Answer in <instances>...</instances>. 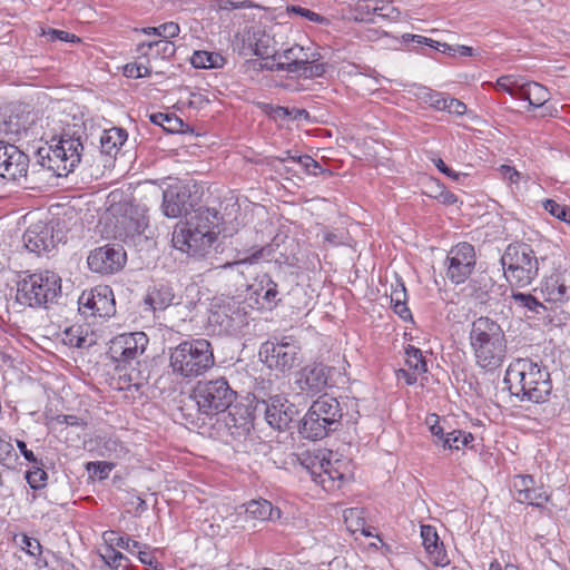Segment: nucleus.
I'll return each instance as SVG.
<instances>
[{"label":"nucleus","instance_id":"f257e3e1","mask_svg":"<svg viewBox=\"0 0 570 570\" xmlns=\"http://www.w3.org/2000/svg\"><path fill=\"white\" fill-rule=\"evenodd\" d=\"M504 383L520 401L544 403L552 392L549 370L530 358H517L508 366Z\"/></svg>","mask_w":570,"mask_h":570},{"label":"nucleus","instance_id":"f03ea898","mask_svg":"<svg viewBox=\"0 0 570 570\" xmlns=\"http://www.w3.org/2000/svg\"><path fill=\"white\" fill-rule=\"evenodd\" d=\"M469 342L475 364L492 372L507 358L508 341L502 326L488 316L474 320L469 332Z\"/></svg>","mask_w":570,"mask_h":570},{"label":"nucleus","instance_id":"7ed1b4c3","mask_svg":"<svg viewBox=\"0 0 570 570\" xmlns=\"http://www.w3.org/2000/svg\"><path fill=\"white\" fill-rule=\"evenodd\" d=\"M218 212L210 208H199L186 222H179L173 232L175 248L189 256H205L216 240L218 232Z\"/></svg>","mask_w":570,"mask_h":570},{"label":"nucleus","instance_id":"20e7f679","mask_svg":"<svg viewBox=\"0 0 570 570\" xmlns=\"http://www.w3.org/2000/svg\"><path fill=\"white\" fill-rule=\"evenodd\" d=\"M169 368L181 380L204 375L215 364L214 348L205 338H191L168 350Z\"/></svg>","mask_w":570,"mask_h":570},{"label":"nucleus","instance_id":"39448f33","mask_svg":"<svg viewBox=\"0 0 570 570\" xmlns=\"http://www.w3.org/2000/svg\"><path fill=\"white\" fill-rule=\"evenodd\" d=\"M83 144L80 136L61 135L56 144L39 148V165L57 177H67L81 161Z\"/></svg>","mask_w":570,"mask_h":570},{"label":"nucleus","instance_id":"423d86ee","mask_svg":"<svg viewBox=\"0 0 570 570\" xmlns=\"http://www.w3.org/2000/svg\"><path fill=\"white\" fill-rule=\"evenodd\" d=\"M343 417L341 401L324 394L309 406L301 422L299 433L304 439L321 440L330 431L337 430Z\"/></svg>","mask_w":570,"mask_h":570},{"label":"nucleus","instance_id":"0eeeda50","mask_svg":"<svg viewBox=\"0 0 570 570\" xmlns=\"http://www.w3.org/2000/svg\"><path fill=\"white\" fill-rule=\"evenodd\" d=\"M501 264L507 282L514 287L530 285L539 273V261L530 245L510 244L505 248Z\"/></svg>","mask_w":570,"mask_h":570},{"label":"nucleus","instance_id":"6e6552de","mask_svg":"<svg viewBox=\"0 0 570 570\" xmlns=\"http://www.w3.org/2000/svg\"><path fill=\"white\" fill-rule=\"evenodd\" d=\"M236 395L225 377L198 381L191 393L198 412L206 416L225 413L230 409Z\"/></svg>","mask_w":570,"mask_h":570},{"label":"nucleus","instance_id":"1a4fd4ad","mask_svg":"<svg viewBox=\"0 0 570 570\" xmlns=\"http://www.w3.org/2000/svg\"><path fill=\"white\" fill-rule=\"evenodd\" d=\"M61 294V278L51 271L35 273L18 284L17 298L29 306H46Z\"/></svg>","mask_w":570,"mask_h":570},{"label":"nucleus","instance_id":"9d476101","mask_svg":"<svg viewBox=\"0 0 570 570\" xmlns=\"http://www.w3.org/2000/svg\"><path fill=\"white\" fill-rule=\"evenodd\" d=\"M259 357L265 365L282 373L291 371L303 361L301 345L293 337H283L278 342L267 341L262 344Z\"/></svg>","mask_w":570,"mask_h":570},{"label":"nucleus","instance_id":"9b49d317","mask_svg":"<svg viewBox=\"0 0 570 570\" xmlns=\"http://www.w3.org/2000/svg\"><path fill=\"white\" fill-rule=\"evenodd\" d=\"M63 238V232L57 229L53 222L42 220L31 224L22 236L26 248L39 256L50 253Z\"/></svg>","mask_w":570,"mask_h":570},{"label":"nucleus","instance_id":"f8f14e48","mask_svg":"<svg viewBox=\"0 0 570 570\" xmlns=\"http://www.w3.org/2000/svg\"><path fill=\"white\" fill-rule=\"evenodd\" d=\"M79 312L85 316L109 318L116 313L112 289L108 285H99L83 291L78 298Z\"/></svg>","mask_w":570,"mask_h":570},{"label":"nucleus","instance_id":"ddd939ff","mask_svg":"<svg viewBox=\"0 0 570 570\" xmlns=\"http://www.w3.org/2000/svg\"><path fill=\"white\" fill-rule=\"evenodd\" d=\"M126 262V250L119 244H106L97 247L87 257L89 269L100 275H114L120 272Z\"/></svg>","mask_w":570,"mask_h":570},{"label":"nucleus","instance_id":"4468645a","mask_svg":"<svg viewBox=\"0 0 570 570\" xmlns=\"http://www.w3.org/2000/svg\"><path fill=\"white\" fill-rule=\"evenodd\" d=\"M476 264L474 247L469 243H459L453 246L446 255V277L453 284L464 283Z\"/></svg>","mask_w":570,"mask_h":570},{"label":"nucleus","instance_id":"2eb2a0df","mask_svg":"<svg viewBox=\"0 0 570 570\" xmlns=\"http://www.w3.org/2000/svg\"><path fill=\"white\" fill-rule=\"evenodd\" d=\"M29 157L17 146L0 140V177L7 181L28 183Z\"/></svg>","mask_w":570,"mask_h":570},{"label":"nucleus","instance_id":"dca6fc26","mask_svg":"<svg viewBox=\"0 0 570 570\" xmlns=\"http://www.w3.org/2000/svg\"><path fill=\"white\" fill-rule=\"evenodd\" d=\"M148 337L144 332L124 333L110 341L109 354L118 364H130L144 354Z\"/></svg>","mask_w":570,"mask_h":570},{"label":"nucleus","instance_id":"f3484780","mask_svg":"<svg viewBox=\"0 0 570 570\" xmlns=\"http://www.w3.org/2000/svg\"><path fill=\"white\" fill-rule=\"evenodd\" d=\"M321 59V55L311 46L293 45L292 47L273 56L276 70L298 73L306 63H314Z\"/></svg>","mask_w":570,"mask_h":570},{"label":"nucleus","instance_id":"a211bd4d","mask_svg":"<svg viewBox=\"0 0 570 570\" xmlns=\"http://www.w3.org/2000/svg\"><path fill=\"white\" fill-rule=\"evenodd\" d=\"M264 407L265 419L267 423L275 430L283 431L289 428L297 414L294 404L289 403L282 395L271 396L257 403V406Z\"/></svg>","mask_w":570,"mask_h":570},{"label":"nucleus","instance_id":"6ab92c4d","mask_svg":"<svg viewBox=\"0 0 570 570\" xmlns=\"http://www.w3.org/2000/svg\"><path fill=\"white\" fill-rule=\"evenodd\" d=\"M332 371V367L323 363H313L298 371L295 383L302 392L315 395L330 385Z\"/></svg>","mask_w":570,"mask_h":570},{"label":"nucleus","instance_id":"aec40b11","mask_svg":"<svg viewBox=\"0 0 570 570\" xmlns=\"http://www.w3.org/2000/svg\"><path fill=\"white\" fill-rule=\"evenodd\" d=\"M249 297L264 309H273L281 302L278 285L267 273L257 275L252 284L247 285Z\"/></svg>","mask_w":570,"mask_h":570},{"label":"nucleus","instance_id":"412c9836","mask_svg":"<svg viewBox=\"0 0 570 570\" xmlns=\"http://www.w3.org/2000/svg\"><path fill=\"white\" fill-rule=\"evenodd\" d=\"M190 190L181 184L170 185L163 193V212L169 218H177L188 213L191 207Z\"/></svg>","mask_w":570,"mask_h":570},{"label":"nucleus","instance_id":"4be33fe9","mask_svg":"<svg viewBox=\"0 0 570 570\" xmlns=\"http://www.w3.org/2000/svg\"><path fill=\"white\" fill-rule=\"evenodd\" d=\"M343 463L338 460L331 462L330 460H321L318 465L315 464L311 469L313 481L323 487L326 491L338 489L346 478L342 470Z\"/></svg>","mask_w":570,"mask_h":570},{"label":"nucleus","instance_id":"5701e85b","mask_svg":"<svg viewBox=\"0 0 570 570\" xmlns=\"http://www.w3.org/2000/svg\"><path fill=\"white\" fill-rule=\"evenodd\" d=\"M543 293L548 301L563 303L570 299V269L557 271L544 281Z\"/></svg>","mask_w":570,"mask_h":570},{"label":"nucleus","instance_id":"b1692460","mask_svg":"<svg viewBox=\"0 0 570 570\" xmlns=\"http://www.w3.org/2000/svg\"><path fill=\"white\" fill-rule=\"evenodd\" d=\"M421 538L430 562L436 567H446L450 558L443 542L440 541L436 529L429 524L421 525Z\"/></svg>","mask_w":570,"mask_h":570},{"label":"nucleus","instance_id":"393cba45","mask_svg":"<svg viewBox=\"0 0 570 570\" xmlns=\"http://www.w3.org/2000/svg\"><path fill=\"white\" fill-rule=\"evenodd\" d=\"M175 298L174 289L169 283L159 282L149 287L144 299L154 312L165 311Z\"/></svg>","mask_w":570,"mask_h":570},{"label":"nucleus","instance_id":"a878e982","mask_svg":"<svg viewBox=\"0 0 570 570\" xmlns=\"http://www.w3.org/2000/svg\"><path fill=\"white\" fill-rule=\"evenodd\" d=\"M246 514L254 520L259 521H274L281 518V510L265 500H252L245 504Z\"/></svg>","mask_w":570,"mask_h":570},{"label":"nucleus","instance_id":"bb28decb","mask_svg":"<svg viewBox=\"0 0 570 570\" xmlns=\"http://www.w3.org/2000/svg\"><path fill=\"white\" fill-rule=\"evenodd\" d=\"M136 52L141 57L168 59L176 52L175 45L168 39L141 42L137 46Z\"/></svg>","mask_w":570,"mask_h":570},{"label":"nucleus","instance_id":"cd10ccee","mask_svg":"<svg viewBox=\"0 0 570 570\" xmlns=\"http://www.w3.org/2000/svg\"><path fill=\"white\" fill-rule=\"evenodd\" d=\"M272 250L273 249L271 246L262 247L261 249L255 250L250 256L232 263H226L222 267L229 268L236 274L246 277L248 274H252V266L262 258H268L272 254Z\"/></svg>","mask_w":570,"mask_h":570},{"label":"nucleus","instance_id":"c85d7f7f","mask_svg":"<svg viewBox=\"0 0 570 570\" xmlns=\"http://www.w3.org/2000/svg\"><path fill=\"white\" fill-rule=\"evenodd\" d=\"M128 138L127 131L122 128L112 127L104 130L100 136L101 153L106 155H116L119 148Z\"/></svg>","mask_w":570,"mask_h":570},{"label":"nucleus","instance_id":"c756f323","mask_svg":"<svg viewBox=\"0 0 570 570\" xmlns=\"http://www.w3.org/2000/svg\"><path fill=\"white\" fill-rule=\"evenodd\" d=\"M226 425L232 434L248 433L253 426L252 416L248 409L234 407L228 411Z\"/></svg>","mask_w":570,"mask_h":570},{"label":"nucleus","instance_id":"7c9ffc66","mask_svg":"<svg viewBox=\"0 0 570 570\" xmlns=\"http://www.w3.org/2000/svg\"><path fill=\"white\" fill-rule=\"evenodd\" d=\"M521 99L527 100L529 107L539 108L543 107L549 101L550 92L543 85L535 81H528Z\"/></svg>","mask_w":570,"mask_h":570},{"label":"nucleus","instance_id":"2f4dec72","mask_svg":"<svg viewBox=\"0 0 570 570\" xmlns=\"http://www.w3.org/2000/svg\"><path fill=\"white\" fill-rule=\"evenodd\" d=\"M527 82L528 81L520 76L505 75L497 80L494 87L498 90L509 94L511 97L521 99Z\"/></svg>","mask_w":570,"mask_h":570},{"label":"nucleus","instance_id":"473e14b6","mask_svg":"<svg viewBox=\"0 0 570 570\" xmlns=\"http://www.w3.org/2000/svg\"><path fill=\"white\" fill-rule=\"evenodd\" d=\"M195 68H218L223 66L224 58L222 55L208 51H195L190 59Z\"/></svg>","mask_w":570,"mask_h":570},{"label":"nucleus","instance_id":"72a5a7b5","mask_svg":"<svg viewBox=\"0 0 570 570\" xmlns=\"http://www.w3.org/2000/svg\"><path fill=\"white\" fill-rule=\"evenodd\" d=\"M150 121L158 125L168 132H179L183 130V120L173 114L156 112L150 116Z\"/></svg>","mask_w":570,"mask_h":570},{"label":"nucleus","instance_id":"f704fd0d","mask_svg":"<svg viewBox=\"0 0 570 570\" xmlns=\"http://www.w3.org/2000/svg\"><path fill=\"white\" fill-rule=\"evenodd\" d=\"M276 53L277 51L274 50V39L262 29L257 37V42L254 43L253 55L262 59H273V56Z\"/></svg>","mask_w":570,"mask_h":570},{"label":"nucleus","instance_id":"c9c22d12","mask_svg":"<svg viewBox=\"0 0 570 570\" xmlns=\"http://www.w3.org/2000/svg\"><path fill=\"white\" fill-rule=\"evenodd\" d=\"M261 27H252L246 29L240 36V45L236 43L239 55L248 57L253 55L254 43L257 42V37L261 33Z\"/></svg>","mask_w":570,"mask_h":570},{"label":"nucleus","instance_id":"e433bc0d","mask_svg":"<svg viewBox=\"0 0 570 570\" xmlns=\"http://www.w3.org/2000/svg\"><path fill=\"white\" fill-rule=\"evenodd\" d=\"M405 354L406 364L411 370L415 373H425L428 371V365L421 350L410 345L405 350Z\"/></svg>","mask_w":570,"mask_h":570},{"label":"nucleus","instance_id":"4c0bfd02","mask_svg":"<svg viewBox=\"0 0 570 570\" xmlns=\"http://www.w3.org/2000/svg\"><path fill=\"white\" fill-rule=\"evenodd\" d=\"M14 542L31 557H40L42 553V546L38 539L28 537L27 534H17L13 538Z\"/></svg>","mask_w":570,"mask_h":570},{"label":"nucleus","instance_id":"58836bf2","mask_svg":"<svg viewBox=\"0 0 570 570\" xmlns=\"http://www.w3.org/2000/svg\"><path fill=\"white\" fill-rule=\"evenodd\" d=\"M145 35H156L165 40L175 38L179 35L180 28L174 21L165 22L158 27H147L141 30Z\"/></svg>","mask_w":570,"mask_h":570},{"label":"nucleus","instance_id":"ea45409f","mask_svg":"<svg viewBox=\"0 0 570 570\" xmlns=\"http://www.w3.org/2000/svg\"><path fill=\"white\" fill-rule=\"evenodd\" d=\"M549 497L547 492L543 490V488H537L535 485H532L527 491V494L521 497L520 503H525L533 507H543V504L548 501Z\"/></svg>","mask_w":570,"mask_h":570},{"label":"nucleus","instance_id":"a19ab883","mask_svg":"<svg viewBox=\"0 0 570 570\" xmlns=\"http://www.w3.org/2000/svg\"><path fill=\"white\" fill-rule=\"evenodd\" d=\"M544 209L559 220L570 224V207L567 205H561L553 199H547L543 203Z\"/></svg>","mask_w":570,"mask_h":570},{"label":"nucleus","instance_id":"79ce46f5","mask_svg":"<svg viewBox=\"0 0 570 570\" xmlns=\"http://www.w3.org/2000/svg\"><path fill=\"white\" fill-rule=\"evenodd\" d=\"M41 465L42 463L39 461V464H33L32 471H28L26 473L28 484L35 490L42 488L47 480V472L41 468Z\"/></svg>","mask_w":570,"mask_h":570},{"label":"nucleus","instance_id":"37998d69","mask_svg":"<svg viewBox=\"0 0 570 570\" xmlns=\"http://www.w3.org/2000/svg\"><path fill=\"white\" fill-rule=\"evenodd\" d=\"M511 298L515 305L531 312L538 313V308L543 307L542 304L531 294L513 293Z\"/></svg>","mask_w":570,"mask_h":570},{"label":"nucleus","instance_id":"c03bdc74","mask_svg":"<svg viewBox=\"0 0 570 570\" xmlns=\"http://www.w3.org/2000/svg\"><path fill=\"white\" fill-rule=\"evenodd\" d=\"M114 464L109 462H88L86 465L87 471L97 476L99 480H105L109 476L114 469Z\"/></svg>","mask_w":570,"mask_h":570},{"label":"nucleus","instance_id":"a18cd8bd","mask_svg":"<svg viewBox=\"0 0 570 570\" xmlns=\"http://www.w3.org/2000/svg\"><path fill=\"white\" fill-rule=\"evenodd\" d=\"M534 479L531 475H518L514 479V499L520 502L521 497L527 494V491L534 485Z\"/></svg>","mask_w":570,"mask_h":570},{"label":"nucleus","instance_id":"49530a36","mask_svg":"<svg viewBox=\"0 0 570 570\" xmlns=\"http://www.w3.org/2000/svg\"><path fill=\"white\" fill-rule=\"evenodd\" d=\"M41 35L47 37L50 41H67V42H79L80 39L72 33L58 29H42Z\"/></svg>","mask_w":570,"mask_h":570},{"label":"nucleus","instance_id":"de8ad7c7","mask_svg":"<svg viewBox=\"0 0 570 570\" xmlns=\"http://www.w3.org/2000/svg\"><path fill=\"white\" fill-rule=\"evenodd\" d=\"M18 454L14 452L13 445L10 440L0 436V463L7 464L16 462Z\"/></svg>","mask_w":570,"mask_h":570},{"label":"nucleus","instance_id":"09e8293b","mask_svg":"<svg viewBox=\"0 0 570 570\" xmlns=\"http://www.w3.org/2000/svg\"><path fill=\"white\" fill-rule=\"evenodd\" d=\"M150 73H151L150 68L144 63L134 62V63H127L124 67V75L127 78L138 79V78H142V77H148V76H150Z\"/></svg>","mask_w":570,"mask_h":570},{"label":"nucleus","instance_id":"8fccbe9b","mask_svg":"<svg viewBox=\"0 0 570 570\" xmlns=\"http://www.w3.org/2000/svg\"><path fill=\"white\" fill-rule=\"evenodd\" d=\"M297 165L307 174L317 176L322 168L320 164L314 160L311 156L304 155L297 157Z\"/></svg>","mask_w":570,"mask_h":570},{"label":"nucleus","instance_id":"3c124183","mask_svg":"<svg viewBox=\"0 0 570 570\" xmlns=\"http://www.w3.org/2000/svg\"><path fill=\"white\" fill-rule=\"evenodd\" d=\"M426 424L432 435L438 438L443 444L444 439H446V433L444 432V428L440 424V417L436 414H431L426 417Z\"/></svg>","mask_w":570,"mask_h":570},{"label":"nucleus","instance_id":"603ef678","mask_svg":"<svg viewBox=\"0 0 570 570\" xmlns=\"http://www.w3.org/2000/svg\"><path fill=\"white\" fill-rule=\"evenodd\" d=\"M343 406L344 416L347 423H355L358 419L357 401L354 399H345L341 401Z\"/></svg>","mask_w":570,"mask_h":570},{"label":"nucleus","instance_id":"864d4df0","mask_svg":"<svg viewBox=\"0 0 570 570\" xmlns=\"http://www.w3.org/2000/svg\"><path fill=\"white\" fill-rule=\"evenodd\" d=\"M377 17L384 19H396L400 14L399 10L393 6L392 1L379 0Z\"/></svg>","mask_w":570,"mask_h":570},{"label":"nucleus","instance_id":"5fc2aeb1","mask_svg":"<svg viewBox=\"0 0 570 570\" xmlns=\"http://www.w3.org/2000/svg\"><path fill=\"white\" fill-rule=\"evenodd\" d=\"M291 12L317 23H326L328 21L325 17L299 6H293Z\"/></svg>","mask_w":570,"mask_h":570},{"label":"nucleus","instance_id":"6e6d98bb","mask_svg":"<svg viewBox=\"0 0 570 570\" xmlns=\"http://www.w3.org/2000/svg\"><path fill=\"white\" fill-rule=\"evenodd\" d=\"M63 341L75 347H83L86 338L79 334V327H70L65 331Z\"/></svg>","mask_w":570,"mask_h":570},{"label":"nucleus","instance_id":"4d7b16f0","mask_svg":"<svg viewBox=\"0 0 570 570\" xmlns=\"http://www.w3.org/2000/svg\"><path fill=\"white\" fill-rule=\"evenodd\" d=\"M436 188L439 189V194H430V196L441 204L453 205L458 202L456 196L452 191L448 190L443 185L436 183Z\"/></svg>","mask_w":570,"mask_h":570},{"label":"nucleus","instance_id":"13d9d810","mask_svg":"<svg viewBox=\"0 0 570 570\" xmlns=\"http://www.w3.org/2000/svg\"><path fill=\"white\" fill-rule=\"evenodd\" d=\"M406 288L403 282L396 279L395 285H392V292L390 295L391 304H397L406 302Z\"/></svg>","mask_w":570,"mask_h":570},{"label":"nucleus","instance_id":"bf43d9fd","mask_svg":"<svg viewBox=\"0 0 570 570\" xmlns=\"http://www.w3.org/2000/svg\"><path fill=\"white\" fill-rule=\"evenodd\" d=\"M115 544L124 550H127L129 553H135L136 549H141V547H146L140 542L130 539L129 537H118L115 539Z\"/></svg>","mask_w":570,"mask_h":570},{"label":"nucleus","instance_id":"052dcab7","mask_svg":"<svg viewBox=\"0 0 570 570\" xmlns=\"http://www.w3.org/2000/svg\"><path fill=\"white\" fill-rule=\"evenodd\" d=\"M325 72V67L322 63H306L298 73L305 78L320 77Z\"/></svg>","mask_w":570,"mask_h":570},{"label":"nucleus","instance_id":"680f3d73","mask_svg":"<svg viewBox=\"0 0 570 570\" xmlns=\"http://www.w3.org/2000/svg\"><path fill=\"white\" fill-rule=\"evenodd\" d=\"M433 161L436 168L452 180L459 181L461 178L465 177L464 174L452 170L441 158L434 159Z\"/></svg>","mask_w":570,"mask_h":570},{"label":"nucleus","instance_id":"e2e57ef3","mask_svg":"<svg viewBox=\"0 0 570 570\" xmlns=\"http://www.w3.org/2000/svg\"><path fill=\"white\" fill-rule=\"evenodd\" d=\"M445 111L452 115L462 116L466 112V105L459 99L450 97Z\"/></svg>","mask_w":570,"mask_h":570},{"label":"nucleus","instance_id":"0e129e2a","mask_svg":"<svg viewBox=\"0 0 570 570\" xmlns=\"http://www.w3.org/2000/svg\"><path fill=\"white\" fill-rule=\"evenodd\" d=\"M120 379L128 382V387H135L136 391L146 384V377L141 376L140 372L125 374Z\"/></svg>","mask_w":570,"mask_h":570},{"label":"nucleus","instance_id":"69168bd1","mask_svg":"<svg viewBox=\"0 0 570 570\" xmlns=\"http://www.w3.org/2000/svg\"><path fill=\"white\" fill-rule=\"evenodd\" d=\"M456 431L458 430H453V431L446 433V439H444V442L442 444L444 448H448L451 450H460L462 448V444H461L462 438H460L459 435H455Z\"/></svg>","mask_w":570,"mask_h":570},{"label":"nucleus","instance_id":"338daca9","mask_svg":"<svg viewBox=\"0 0 570 570\" xmlns=\"http://www.w3.org/2000/svg\"><path fill=\"white\" fill-rule=\"evenodd\" d=\"M275 112L279 117H292L293 119H301L303 117L306 118L308 116V112L304 109H293L289 111L285 107H278Z\"/></svg>","mask_w":570,"mask_h":570},{"label":"nucleus","instance_id":"774afa93","mask_svg":"<svg viewBox=\"0 0 570 570\" xmlns=\"http://www.w3.org/2000/svg\"><path fill=\"white\" fill-rule=\"evenodd\" d=\"M449 98L450 97L444 96L443 94L434 92L430 97V102L435 109L445 111Z\"/></svg>","mask_w":570,"mask_h":570}]
</instances>
